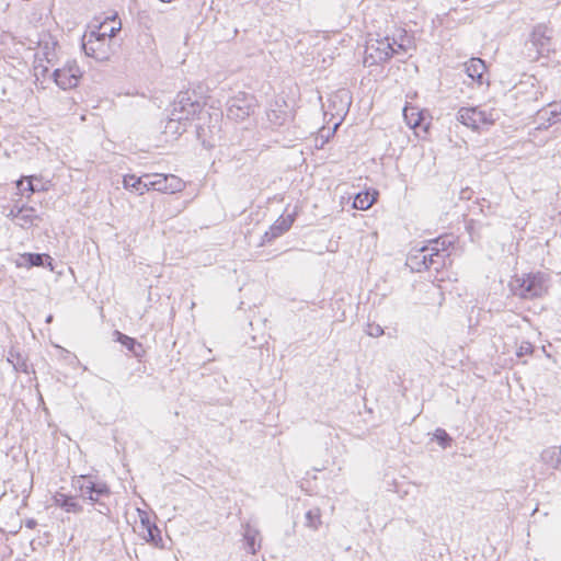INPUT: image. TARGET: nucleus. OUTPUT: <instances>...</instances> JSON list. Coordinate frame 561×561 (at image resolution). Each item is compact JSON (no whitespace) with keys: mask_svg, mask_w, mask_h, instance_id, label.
Instances as JSON below:
<instances>
[{"mask_svg":"<svg viewBox=\"0 0 561 561\" xmlns=\"http://www.w3.org/2000/svg\"><path fill=\"white\" fill-rule=\"evenodd\" d=\"M46 261H48V265L50 270H53L51 257L48 254L23 253L16 262V265L19 267L23 266L30 268L33 266H44Z\"/></svg>","mask_w":561,"mask_h":561,"instance_id":"ddd939ff","label":"nucleus"},{"mask_svg":"<svg viewBox=\"0 0 561 561\" xmlns=\"http://www.w3.org/2000/svg\"><path fill=\"white\" fill-rule=\"evenodd\" d=\"M81 76L82 72L76 61H67L64 67L55 69L51 73L54 81L62 90L77 87Z\"/></svg>","mask_w":561,"mask_h":561,"instance_id":"1a4fd4ad","label":"nucleus"},{"mask_svg":"<svg viewBox=\"0 0 561 561\" xmlns=\"http://www.w3.org/2000/svg\"><path fill=\"white\" fill-rule=\"evenodd\" d=\"M54 500L56 505L68 513H80L82 511V507L73 500V497L66 494L57 493Z\"/></svg>","mask_w":561,"mask_h":561,"instance_id":"6ab92c4d","label":"nucleus"},{"mask_svg":"<svg viewBox=\"0 0 561 561\" xmlns=\"http://www.w3.org/2000/svg\"><path fill=\"white\" fill-rule=\"evenodd\" d=\"M485 64L480 58H471L465 62V70L472 80H476L479 84H482L483 75L485 72Z\"/></svg>","mask_w":561,"mask_h":561,"instance_id":"f3484780","label":"nucleus"},{"mask_svg":"<svg viewBox=\"0 0 561 561\" xmlns=\"http://www.w3.org/2000/svg\"><path fill=\"white\" fill-rule=\"evenodd\" d=\"M8 362L12 365V367L16 371H28V365L26 363V359L20 354L14 351H10L8 356Z\"/></svg>","mask_w":561,"mask_h":561,"instance_id":"b1692460","label":"nucleus"},{"mask_svg":"<svg viewBox=\"0 0 561 561\" xmlns=\"http://www.w3.org/2000/svg\"><path fill=\"white\" fill-rule=\"evenodd\" d=\"M186 130V123L183 121H178L176 117L172 116L170 113L169 119L165 123L163 134L165 136H170L172 138H178Z\"/></svg>","mask_w":561,"mask_h":561,"instance_id":"a211bd4d","label":"nucleus"},{"mask_svg":"<svg viewBox=\"0 0 561 561\" xmlns=\"http://www.w3.org/2000/svg\"><path fill=\"white\" fill-rule=\"evenodd\" d=\"M93 491H94V497H98V501L102 496H108L110 495V489L103 482H94Z\"/></svg>","mask_w":561,"mask_h":561,"instance_id":"cd10ccee","label":"nucleus"},{"mask_svg":"<svg viewBox=\"0 0 561 561\" xmlns=\"http://www.w3.org/2000/svg\"><path fill=\"white\" fill-rule=\"evenodd\" d=\"M525 49L527 58L531 61L548 56L553 50L552 30L545 24L535 26Z\"/></svg>","mask_w":561,"mask_h":561,"instance_id":"20e7f679","label":"nucleus"},{"mask_svg":"<svg viewBox=\"0 0 561 561\" xmlns=\"http://www.w3.org/2000/svg\"><path fill=\"white\" fill-rule=\"evenodd\" d=\"M148 191L173 194L181 191L182 181L173 174H146Z\"/></svg>","mask_w":561,"mask_h":561,"instance_id":"9d476101","label":"nucleus"},{"mask_svg":"<svg viewBox=\"0 0 561 561\" xmlns=\"http://www.w3.org/2000/svg\"><path fill=\"white\" fill-rule=\"evenodd\" d=\"M549 288V278L542 273L525 274L516 276L511 282V289L514 295L523 299H534L542 297Z\"/></svg>","mask_w":561,"mask_h":561,"instance_id":"f03ea898","label":"nucleus"},{"mask_svg":"<svg viewBox=\"0 0 561 561\" xmlns=\"http://www.w3.org/2000/svg\"><path fill=\"white\" fill-rule=\"evenodd\" d=\"M33 179L34 176L21 178L19 181H16L18 188L22 192L27 191L30 193L39 191V187H35Z\"/></svg>","mask_w":561,"mask_h":561,"instance_id":"a878e982","label":"nucleus"},{"mask_svg":"<svg viewBox=\"0 0 561 561\" xmlns=\"http://www.w3.org/2000/svg\"><path fill=\"white\" fill-rule=\"evenodd\" d=\"M266 117L273 128H279L291 119V114L286 103L275 102L266 112Z\"/></svg>","mask_w":561,"mask_h":561,"instance_id":"9b49d317","label":"nucleus"},{"mask_svg":"<svg viewBox=\"0 0 561 561\" xmlns=\"http://www.w3.org/2000/svg\"><path fill=\"white\" fill-rule=\"evenodd\" d=\"M115 31V27H111L108 33L106 31L102 33L92 31L84 35L82 48L85 55L99 61L107 60L111 51V38L114 36Z\"/></svg>","mask_w":561,"mask_h":561,"instance_id":"39448f33","label":"nucleus"},{"mask_svg":"<svg viewBox=\"0 0 561 561\" xmlns=\"http://www.w3.org/2000/svg\"><path fill=\"white\" fill-rule=\"evenodd\" d=\"M147 529H148V536H149L150 540H153L154 531H158V528L156 526H152V527L148 526Z\"/></svg>","mask_w":561,"mask_h":561,"instance_id":"473e14b6","label":"nucleus"},{"mask_svg":"<svg viewBox=\"0 0 561 561\" xmlns=\"http://www.w3.org/2000/svg\"><path fill=\"white\" fill-rule=\"evenodd\" d=\"M446 242L439 239L431 242L430 245L422 247L415 251H413L409 257L408 262L412 270L420 272L422 268H431L434 266L435 270H438L444 265L445 260V251H446Z\"/></svg>","mask_w":561,"mask_h":561,"instance_id":"f257e3e1","label":"nucleus"},{"mask_svg":"<svg viewBox=\"0 0 561 561\" xmlns=\"http://www.w3.org/2000/svg\"><path fill=\"white\" fill-rule=\"evenodd\" d=\"M497 118L499 113L494 108L461 107L457 113V119L473 130H478L484 126H491Z\"/></svg>","mask_w":561,"mask_h":561,"instance_id":"423d86ee","label":"nucleus"},{"mask_svg":"<svg viewBox=\"0 0 561 561\" xmlns=\"http://www.w3.org/2000/svg\"><path fill=\"white\" fill-rule=\"evenodd\" d=\"M548 106H549V110L540 111L542 116H547L548 121L551 124H554V123L561 121V101L558 103L557 102L550 103Z\"/></svg>","mask_w":561,"mask_h":561,"instance_id":"393cba45","label":"nucleus"},{"mask_svg":"<svg viewBox=\"0 0 561 561\" xmlns=\"http://www.w3.org/2000/svg\"><path fill=\"white\" fill-rule=\"evenodd\" d=\"M51 321H53V316H51V314H49V316L46 318V322H47V323H49V322H51Z\"/></svg>","mask_w":561,"mask_h":561,"instance_id":"58836bf2","label":"nucleus"},{"mask_svg":"<svg viewBox=\"0 0 561 561\" xmlns=\"http://www.w3.org/2000/svg\"><path fill=\"white\" fill-rule=\"evenodd\" d=\"M403 49L401 44L389 37L370 39L365 48L364 66L371 67L389 60L393 55Z\"/></svg>","mask_w":561,"mask_h":561,"instance_id":"7ed1b4c3","label":"nucleus"},{"mask_svg":"<svg viewBox=\"0 0 561 561\" xmlns=\"http://www.w3.org/2000/svg\"><path fill=\"white\" fill-rule=\"evenodd\" d=\"M533 345L529 343V342H523L517 352H516V355L518 357H523V356H526V355H530L533 353Z\"/></svg>","mask_w":561,"mask_h":561,"instance_id":"c756f323","label":"nucleus"},{"mask_svg":"<svg viewBox=\"0 0 561 561\" xmlns=\"http://www.w3.org/2000/svg\"><path fill=\"white\" fill-rule=\"evenodd\" d=\"M100 506H102L104 510H99L100 513L107 514L110 512L108 507L104 504L100 503Z\"/></svg>","mask_w":561,"mask_h":561,"instance_id":"c9c22d12","label":"nucleus"},{"mask_svg":"<svg viewBox=\"0 0 561 561\" xmlns=\"http://www.w3.org/2000/svg\"><path fill=\"white\" fill-rule=\"evenodd\" d=\"M366 333L371 337H379L383 334V329L380 324L368 323L366 328Z\"/></svg>","mask_w":561,"mask_h":561,"instance_id":"c85d7f7f","label":"nucleus"},{"mask_svg":"<svg viewBox=\"0 0 561 561\" xmlns=\"http://www.w3.org/2000/svg\"><path fill=\"white\" fill-rule=\"evenodd\" d=\"M294 224V217L288 215L286 217H279L271 227L270 230L265 232L264 239L271 241L272 239L278 238L284 232L289 230L291 225Z\"/></svg>","mask_w":561,"mask_h":561,"instance_id":"f8f14e48","label":"nucleus"},{"mask_svg":"<svg viewBox=\"0 0 561 561\" xmlns=\"http://www.w3.org/2000/svg\"><path fill=\"white\" fill-rule=\"evenodd\" d=\"M434 436L443 448H447L453 442L449 434L443 428H437L434 433Z\"/></svg>","mask_w":561,"mask_h":561,"instance_id":"bb28decb","label":"nucleus"},{"mask_svg":"<svg viewBox=\"0 0 561 561\" xmlns=\"http://www.w3.org/2000/svg\"><path fill=\"white\" fill-rule=\"evenodd\" d=\"M114 335L116 341L124 345L128 351L133 352L136 356H139L136 347L141 348V345L137 341L128 335L123 334L119 331H115Z\"/></svg>","mask_w":561,"mask_h":561,"instance_id":"5701e85b","label":"nucleus"},{"mask_svg":"<svg viewBox=\"0 0 561 561\" xmlns=\"http://www.w3.org/2000/svg\"><path fill=\"white\" fill-rule=\"evenodd\" d=\"M408 112H409V110L405 107L403 114H404L405 119L408 121V124L411 125L412 127L419 126L420 125V119L417 118V119H415L413 122L410 121Z\"/></svg>","mask_w":561,"mask_h":561,"instance_id":"7c9ffc66","label":"nucleus"},{"mask_svg":"<svg viewBox=\"0 0 561 561\" xmlns=\"http://www.w3.org/2000/svg\"><path fill=\"white\" fill-rule=\"evenodd\" d=\"M305 518H306V522H305L306 527H308L312 530H318L322 524L321 512H320V508H318V507L309 510L306 513Z\"/></svg>","mask_w":561,"mask_h":561,"instance_id":"4be33fe9","label":"nucleus"},{"mask_svg":"<svg viewBox=\"0 0 561 561\" xmlns=\"http://www.w3.org/2000/svg\"><path fill=\"white\" fill-rule=\"evenodd\" d=\"M257 101L255 96L239 92L227 101V117L229 119L241 122L255 113Z\"/></svg>","mask_w":561,"mask_h":561,"instance_id":"0eeeda50","label":"nucleus"},{"mask_svg":"<svg viewBox=\"0 0 561 561\" xmlns=\"http://www.w3.org/2000/svg\"><path fill=\"white\" fill-rule=\"evenodd\" d=\"M540 460L549 468L561 470V446H550L540 453Z\"/></svg>","mask_w":561,"mask_h":561,"instance_id":"4468645a","label":"nucleus"},{"mask_svg":"<svg viewBox=\"0 0 561 561\" xmlns=\"http://www.w3.org/2000/svg\"><path fill=\"white\" fill-rule=\"evenodd\" d=\"M78 489L82 499H88L92 502H98V497H94V482L88 477H81L78 481Z\"/></svg>","mask_w":561,"mask_h":561,"instance_id":"aec40b11","label":"nucleus"},{"mask_svg":"<svg viewBox=\"0 0 561 561\" xmlns=\"http://www.w3.org/2000/svg\"><path fill=\"white\" fill-rule=\"evenodd\" d=\"M376 193L370 194L369 192L358 193L353 202V207L360 210L368 209L376 201Z\"/></svg>","mask_w":561,"mask_h":561,"instance_id":"412c9836","label":"nucleus"},{"mask_svg":"<svg viewBox=\"0 0 561 561\" xmlns=\"http://www.w3.org/2000/svg\"><path fill=\"white\" fill-rule=\"evenodd\" d=\"M23 213L22 209H19L18 211H14L13 209L10 211V214L8 215L9 217H12V218H20V215Z\"/></svg>","mask_w":561,"mask_h":561,"instance_id":"72a5a7b5","label":"nucleus"},{"mask_svg":"<svg viewBox=\"0 0 561 561\" xmlns=\"http://www.w3.org/2000/svg\"><path fill=\"white\" fill-rule=\"evenodd\" d=\"M214 129H217L219 130L218 126L217 125H213L211 127H209V133H214Z\"/></svg>","mask_w":561,"mask_h":561,"instance_id":"e433bc0d","label":"nucleus"},{"mask_svg":"<svg viewBox=\"0 0 561 561\" xmlns=\"http://www.w3.org/2000/svg\"><path fill=\"white\" fill-rule=\"evenodd\" d=\"M196 131H197L198 138H201L203 141H205L206 130H205L204 126L197 125Z\"/></svg>","mask_w":561,"mask_h":561,"instance_id":"2f4dec72","label":"nucleus"},{"mask_svg":"<svg viewBox=\"0 0 561 561\" xmlns=\"http://www.w3.org/2000/svg\"><path fill=\"white\" fill-rule=\"evenodd\" d=\"M203 113V105L197 100H194L188 91H181L178 93L176 99L172 104L171 114L178 121L187 123L193 119L197 114Z\"/></svg>","mask_w":561,"mask_h":561,"instance_id":"6e6552de","label":"nucleus"},{"mask_svg":"<svg viewBox=\"0 0 561 561\" xmlns=\"http://www.w3.org/2000/svg\"><path fill=\"white\" fill-rule=\"evenodd\" d=\"M36 526V522L34 519H28L26 522V527L34 528Z\"/></svg>","mask_w":561,"mask_h":561,"instance_id":"f704fd0d","label":"nucleus"},{"mask_svg":"<svg viewBox=\"0 0 561 561\" xmlns=\"http://www.w3.org/2000/svg\"><path fill=\"white\" fill-rule=\"evenodd\" d=\"M243 538L245 541L247 550L255 554L256 551L261 548V538H260V531L252 527L250 524H247L243 527Z\"/></svg>","mask_w":561,"mask_h":561,"instance_id":"dca6fc26","label":"nucleus"},{"mask_svg":"<svg viewBox=\"0 0 561 561\" xmlns=\"http://www.w3.org/2000/svg\"><path fill=\"white\" fill-rule=\"evenodd\" d=\"M123 186L125 190L135 192L139 195L148 192L146 174L142 176H136L134 174H127L123 179Z\"/></svg>","mask_w":561,"mask_h":561,"instance_id":"2eb2a0df","label":"nucleus"},{"mask_svg":"<svg viewBox=\"0 0 561 561\" xmlns=\"http://www.w3.org/2000/svg\"><path fill=\"white\" fill-rule=\"evenodd\" d=\"M19 219L23 220L24 222H27L26 217H25L24 215H22V214L20 215V218H19Z\"/></svg>","mask_w":561,"mask_h":561,"instance_id":"4c0bfd02","label":"nucleus"}]
</instances>
